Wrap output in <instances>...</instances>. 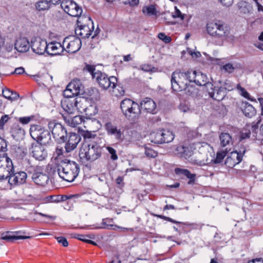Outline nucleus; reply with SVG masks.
<instances>
[{
  "label": "nucleus",
  "mask_w": 263,
  "mask_h": 263,
  "mask_svg": "<svg viewBox=\"0 0 263 263\" xmlns=\"http://www.w3.org/2000/svg\"><path fill=\"white\" fill-rule=\"evenodd\" d=\"M61 6L65 12L72 16H79L82 13L81 7L72 1L62 2Z\"/></svg>",
  "instance_id": "12"
},
{
  "label": "nucleus",
  "mask_w": 263,
  "mask_h": 263,
  "mask_svg": "<svg viewBox=\"0 0 263 263\" xmlns=\"http://www.w3.org/2000/svg\"><path fill=\"white\" fill-rule=\"evenodd\" d=\"M57 172L60 178L68 182H72L80 172L79 165L66 158L62 160L57 166Z\"/></svg>",
  "instance_id": "1"
},
{
  "label": "nucleus",
  "mask_w": 263,
  "mask_h": 263,
  "mask_svg": "<svg viewBox=\"0 0 263 263\" xmlns=\"http://www.w3.org/2000/svg\"><path fill=\"white\" fill-rule=\"evenodd\" d=\"M47 201L52 202H59L60 195L59 196H50L47 197Z\"/></svg>",
  "instance_id": "54"
},
{
  "label": "nucleus",
  "mask_w": 263,
  "mask_h": 263,
  "mask_svg": "<svg viewBox=\"0 0 263 263\" xmlns=\"http://www.w3.org/2000/svg\"><path fill=\"white\" fill-rule=\"evenodd\" d=\"M12 91L8 89H6L3 90V96L9 100V99L11 97Z\"/></svg>",
  "instance_id": "61"
},
{
  "label": "nucleus",
  "mask_w": 263,
  "mask_h": 263,
  "mask_svg": "<svg viewBox=\"0 0 263 263\" xmlns=\"http://www.w3.org/2000/svg\"><path fill=\"white\" fill-rule=\"evenodd\" d=\"M107 150L109 152V153L111 155V159L112 160H116L118 159V157L116 154V151L112 147L110 146H107L106 147Z\"/></svg>",
  "instance_id": "47"
},
{
  "label": "nucleus",
  "mask_w": 263,
  "mask_h": 263,
  "mask_svg": "<svg viewBox=\"0 0 263 263\" xmlns=\"http://www.w3.org/2000/svg\"><path fill=\"white\" fill-rule=\"evenodd\" d=\"M221 145L224 147L232 142V137L228 133H221L219 136Z\"/></svg>",
  "instance_id": "33"
},
{
  "label": "nucleus",
  "mask_w": 263,
  "mask_h": 263,
  "mask_svg": "<svg viewBox=\"0 0 263 263\" xmlns=\"http://www.w3.org/2000/svg\"><path fill=\"white\" fill-rule=\"evenodd\" d=\"M183 90L186 91V93L191 96H194V95L196 92L195 89L194 87H193L192 86H190L187 84V87H186V89H183Z\"/></svg>",
  "instance_id": "58"
},
{
  "label": "nucleus",
  "mask_w": 263,
  "mask_h": 263,
  "mask_svg": "<svg viewBox=\"0 0 263 263\" xmlns=\"http://www.w3.org/2000/svg\"><path fill=\"white\" fill-rule=\"evenodd\" d=\"M223 69L227 72L231 73L234 70V67L231 64H227L223 66Z\"/></svg>",
  "instance_id": "59"
},
{
  "label": "nucleus",
  "mask_w": 263,
  "mask_h": 263,
  "mask_svg": "<svg viewBox=\"0 0 263 263\" xmlns=\"http://www.w3.org/2000/svg\"><path fill=\"white\" fill-rule=\"evenodd\" d=\"M64 50V47L59 42L47 43L46 53L50 56L60 54Z\"/></svg>",
  "instance_id": "20"
},
{
  "label": "nucleus",
  "mask_w": 263,
  "mask_h": 263,
  "mask_svg": "<svg viewBox=\"0 0 263 263\" xmlns=\"http://www.w3.org/2000/svg\"><path fill=\"white\" fill-rule=\"evenodd\" d=\"M63 95L65 99H68L71 98H76V96H78L77 93H74L72 89L68 88V86L66 89L63 92Z\"/></svg>",
  "instance_id": "39"
},
{
  "label": "nucleus",
  "mask_w": 263,
  "mask_h": 263,
  "mask_svg": "<svg viewBox=\"0 0 263 263\" xmlns=\"http://www.w3.org/2000/svg\"><path fill=\"white\" fill-rule=\"evenodd\" d=\"M206 28L210 36L219 40L220 45H222L223 41L228 39L230 33L229 27L219 20L208 22Z\"/></svg>",
  "instance_id": "2"
},
{
  "label": "nucleus",
  "mask_w": 263,
  "mask_h": 263,
  "mask_svg": "<svg viewBox=\"0 0 263 263\" xmlns=\"http://www.w3.org/2000/svg\"><path fill=\"white\" fill-rule=\"evenodd\" d=\"M156 216L159 218L167 220L168 221H170V222L174 223L185 224V223H184L174 220V219H173L171 218H170L168 217H166V216L160 215H156Z\"/></svg>",
  "instance_id": "51"
},
{
  "label": "nucleus",
  "mask_w": 263,
  "mask_h": 263,
  "mask_svg": "<svg viewBox=\"0 0 263 263\" xmlns=\"http://www.w3.org/2000/svg\"><path fill=\"white\" fill-rule=\"evenodd\" d=\"M84 69L85 70L88 71V72H89L91 73L92 77V74L96 72V71L95 72V67L93 65L87 64V65H86V66H85Z\"/></svg>",
  "instance_id": "57"
},
{
  "label": "nucleus",
  "mask_w": 263,
  "mask_h": 263,
  "mask_svg": "<svg viewBox=\"0 0 263 263\" xmlns=\"http://www.w3.org/2000/svg\"><path fill=\"white\" fill-rule=\"evenodd\" d=\"M30 134L32 138L37 141V143L47 145L51 141L50 130L45 129L41 125H31Z\"/></svg>",
  "instance_id": "6"
},
{
  "label": "nucleus",
  "mask_w": 263,
  "mask_h": 263,
  "mask_svg": "<svg viewBox=\"0 0 263 263\" xmlns=\"http://www.w3.org/2000/svg\"><path fill=\"white\" fill-rule=\"evenodd\" d=\"M242 112L245 116L249 118H251L254 116L256 112L255 108L248 103L245 104L242 109Z\"/></svg>",
  "instance_id": "30"
},
{
  "label": "nucleus",
  "mask_w": 263,
  "mask_h": 263,
  "mask_svg": "<svg viewBox=\"0 0 263 263\" xmlns=\"http://www.w3.org/2000/svg\"><path fill=\"white\" fill-rule=\"evenodd\" d=\"M223 87V88H224L225 91L228 90V91L232 90L234 88V86L233 85V84L229 80H226L223 84H222V86Z\"/></svg>",
  "instance_id": "46"
},
{
  "label": "nucleus",
  "mask_w": 263,
  "mask_h": 263,
  "mask_svg": "<svg viewBox=\"0 0 263 263\" xmlns=\"http://www.w3.org/2000/svg\"><path fill=\"white\" fill-rule=\"evenodd\" d=\"M33 116L21 117L19 118L18 121L20 123L23 124H27L28 123H29L31 121V120L33 119Z\"/></svg>",
  "instance_id": "50"
},
{
  "label": "nucleus",
  "mask_w": 263,
  "mask_h": 263,
  "mask_svg": "<svg viewBox=\"0 0 263 263\" xmlns=\"http://www.w3.org/2000/svg\"><path fill=\"white\" fill-rule=\"evenodd\" d=\"M237 88L239 90L240 95L245 97V98L249 100H253L250 97L249 93L246 91V90L242 87L239 84L237 85Z\"/></svg>",
  "instance_id": "43"
},
{
  "label": "nucleus",
  "mask_w": 263,
  "mask_h": 263,
  "mask_svg": "<svg viewBox=\"0 0 263 263\" xmlns=\"http://www.w3.org/2000/svg\"><path fill=\"white\" fill-rule=\"evenodd\" d=\"M48 127L55 140L59 143H64L67 139V131L66 128L56 121H50Z\"/></svg>",
  "instance_id": "7"
},
{
  "label": "nucleus",
  "mask_w": 263,
  "mask_h": 263,
  "mask_svg": "<svg viewBox=\"0 0 263 263\" xmlns=\"http://www.w3.org/2000/svg\"><path fill=\"white\" fill-rule=\"evenodd\" d=\"M31 47L28 39L26 37H20L15 43V49L20 52H25L28 51Z\"/></svg>",
  "instance_id": "25"
},
{
  "label": "nucleus",
  "mask_w": 263,
  "mask_h": 263,
  "mask_svg": "<svg viewBox=\"0 0 263 263\" xmlns=\"http://www.w3.org/2000/svg\"><path fill=\"white\" fill-rule=\"evenodd\" d=\"M27 174L24 172H12L8 178V182L11 185H19L26 182Z\"/></svg>",
  "instance_id": "16"
},
{
  "label": "nucleus",
  "mask_w": 263,
  "mask_h": 263,
  "mask_svg": "<svg viewBox=\"0 0 263 263\" xmlns=\"http://www.w3.org/2000/svg\"><path fill=\"white\" fill-rule=\"evenodd\" d=\"M43 145L37 143H32L30 148L32 156L39 161L45 160L48 155L47 152Z\"/></svg>",
  "instance_id": "14"
},
{
  "label": "nucleus",
  "mask_w": 263,
  "mask_h": 263,
  "mask_svg": "<svg viewBox=\"0 0 263 263\" xmlns=\"http://www.w3.org/2000/svg\"><path fill=\"white\" fill-rule=\"evenodd\" d=\"M253 1L255 2V6L257 8L258 11L263 12V6L258 3L257 0H253Z\"/></svg>",
  "instance_id": "64"
},
{
  "label": "nucleus",
  "mask_w": 263,
  "mask_h": 263,
  "mask_svg": "<svg viewBox=\"0 0 263 263\" xmlns=\"http://www.w3.org/2000/svg\"><path fill=\"white\" fill-rule=\"evenodd\" d=\"M246 152V149L241 148L239 152L233 151L229 154L232 159L235 161L237 164H239L242 161L243 155Z\"/></svg>",
  "instance_id": "31"
},
{
  "label": "nucleus",
  "mask_w": 263,
  "mask_h": 263,
  "mask_svg": "<svg viewBox=\"0 0 263 263\" xmlns=\"http://www.w3.org/2000/svg\"><path fill=\"white\" fill-rule=\"evenodd\" d=\"M20 97V95L16 92L12 91L9 100L13 101L16 100Z\"/></svg>",
  "instance_id": "63"
},
{
  "label": "nucleus",
  "mask_w": 263,
  "mask_h": 263,
  "mask_svg": "<svg viewBox=\"0 0 263 263\" xmlns=\"http://www.w3.org/2000/svg\"><path fill=\"white\" fill-rule=\"evenodd\" d=\"M142 11L143 13H146L148 15H155L156 14V10L155 6L151 5L147 7L143 8Z\"/></svg>",
  "instance_id": "40"
},
{
  "label": "nucleus",
  "mask_w": 263,
  "mask_h": 263,
  "mask_svg": "<svg viewBox=\"0 0 263 263\" xmlns=\"http://www.w3.org/2000/svg\"><path fill=\"white\" fill-rule=\"evenodd\" d=\"M162 136L163 143H170L175 138V135L172 131L165 129H162Z\"/></svg>",
  "instance_id": "32"
},
{
  "label": "nucleus",
  "mask_w": 263,
  "mask_h": 263,
  "mask_svg": "<svg viewBox=\"0 0 263 263\" xmlns=\"http://www.w3.org/2000/svg\"><path fill=\"white\" fill-rule=\"evenodd\" d=\"M120 108L123 115L130 120L138 118L141 112L138 104L130 99L122 100L120 103Z\"/></svg>",
  "instance_id": "5"
},
{
  "label": "nucleus",
  "mask_w": 263,
  "mask_h": 263,
  "mask_svg": "<svg viewBox=\"0 0 263 263\" xmlns=\"http://www.w3.org/2000/svg\"><path fill=\"white\" fill-rule=\"evenodd\" d=\"M251 135V131L247 128H243L239 132L238 139L240 141L249 138Z\"/></svg>",
  "instance_id": "37"
},
{
  "label": "nucleus",
  "mask_w": 263,
  "mask_h": 263,
  "mask_svg": "<svg viewBox=\"0 0 263 263\" xmlns=\"http://www.w3.org/2000/svg\"><path fill=\"white\" fill-rule=\"evenodd\" d=\"M9 117L8 115L3 116L0 119V128H3L5 124L8 121Z\"/></svg>",
  "instance_id": "53"
},
{
  "label": "nucleus",
  "mask_w": 263,
  "mask_h": 263,
  "mask_svg": "<svg viewBox=\"0 0 263 263\" xmlns=\"http://www.w3.org/2000/svg\"><path fill=\"white\" fill-rule=\"evenodd\" d=\"M73 40H70L67 43L66 51L68 53H76L80 50L81 47V41L79 37H72Z\"/></svg>",
  "instance_id": "24"
},
{
  "label": "nucleus",
  "mask_w": 263,
  "mask_h": 263,
  "mask_svg": "<svg viewBox=\"0 0 263 263\" xmlns=\"http://www.w3.org/2000/svg\"><path fill=\"white\" fill-rule=\"evenodd\" d=\"M227 152L223 151L218 152L216 154V157L214 160L215 163H220L223 158L226 157Z\"/></svg>",
  "instance_id": "41"
},
{
  "label": "nucleus",
  "mask_w": 263,
  "mask_h": 263,
  "mask_svg": "<svg viewBox=\"0 0 263 263\" xmlns=\"http://www.w3.org/2000/svg\"><path fill=\"white\" fill-rule=\"evenodd\" d=\"M32 179L36 184L41 186L45 185L49 180L48 175L36 170L32 174Z\"/></svg>",
  "instance_id": "23"
},
{
  "label": "nucleus",
  "mask_w": 263,
  "mask_h": 263,
  "mask_svg": "<svg viewBox=\"0 0 263 263\" xmlns=\"http://www.w3.org/2000/svg\"><path fill=\"white\" fill-rule=\"evenodd\" d=\"M218 1L224 6L230 7L233 3V0H218Z\"/></svg>",
  "instance_id": "60"
},
{
  "label": "nucleus",
  "mask_w": 263,
  "mask_h": 263,
  "mask_svg": "<svg viewBox=\"0 0 263 263\" xmlns=\"http://www.w3.org/2000/svg\"><path fill=\"white\" fill-rule=\"evenodd\" d=\"M77 196V195H60V200L61 201H65L68 199H72V198Z\"/></svg>",
  "instance_id": "55"
},
{
  "label": "nucleus",
  "mask_w": 263,
  "mask_h": 263,
  "mask_svg": "<svg viewBox=\"0 0 263 263\" xmlns=\"http://www.w3.org/2000/svg\"><path fill=\"white\" fill-rule=\"evenodd\" d=\"M176 11L174 14L173 15V17H180L181 20L184 19V16L182 15L180 11L175 7Z\"/></svg>",
  "instance_id": "62"
},
{
  "label": "nucleus",
  "mask_w": 263,
  "mask_h": 263,
  "mask_svg": "<svg viewBox=\"0 0 263 263\" xmlns=\"http://www.w3.org/2000/svg\"><path fill=\"white\" fill-rule=\"evenodd\" d=\"M145 154L149 158H155L157 156V153L155 151L148 147L145 148Z\"/></svg>",
  "instance_id": "45"
},
{
  "label": "nucleus",
  "mask_w": 263,
  "mask_h": 263,
  "mask_svg": "<svg viewBox=\"0 0 263 263\" xmlns=\"http://www.w3.org/2000/svg\"><path fill=\"white\" fill-rule=\"evenodd\" d=\"M14 170L10 158L7 156L0 158V180L9 178Z\"/></svg>",
  "instance_id": "9"
},
{
  "label": "nucleus",
  "mask_w": 263,
  "mask_h": 263,
  "mask_svg": "<svg viewBox=\"0 0 263 263\" xmlns=\"http://www.w3.org/2000/svg\"><path fill=\"white\" fill-rule=\"evenodd\" d=\"M83 136L85 140L84 143H86V142L87 143H89L90 142H95L91 141V139H95L96 135L90 132H86L83 133Z\"/></svg>",
  "instance_id": "38"
},
{
  "label": "nucleus",
  "mask_w": 263,
  "mask_h": 263,
  "mask_svg": "<svg viewBox=\"0 0 263 263\" xmlns=\"http://www.w3.org/2000/svg\"><path fill=\"white\" fill-rule=\"evenodd\" d=\"M180 110L183 112H187L190 110L189 106L185 103H181L179 106Z\"/></svg>",
  "instance_id": "56"
},
{
  "label": "nucleus",
  "mask_w": 263,
  "mask_h": 263,
  "mask_svg": "<svg viewBox=\"0 0 263 263\" xmlns=\"http://www.w3.org/2000/svg\"><path fill=\"white\" fill-rule=\"evenodd\" d=\"M162 129L151 133L149 135L150 141L156 144H163L162 138Z\"/></svg>",
  "instance_id": "29"
},
{
  "label": "nucleus",
  "mask_w": 263,
  "mask_h": 263,
  "mask_svg": "<svg viewBox=\"0 0 263 263\" xmlns=\"http://www.w3.org/2000/svg\"><path fill=\"white\" fill-rule=\"evenodd\" d=\"M105 129L108 135L114 136L118 142H122L124 139L123 131L121 130L120 126L115 123L107 122L104 125Z\"/></svg>",
  "instance_id": "10"
},
{
  "label": "nucleus",
  "mask_w": 263,
  "mask_h": 263,
  "mask_svg": "<svg viewBox=\"0 0 263 263\" xmlns=\"http://www.w3.org/2000/svg\"><path fill=\"white\" fill-rule=\"evenodd\" d=\"M194 149L193 144L179 145L175 149L176 154L181 158L188 159L193 155Z\"/></svg>",
  "instance_id": "17"
},
{
  "label": "nucleus",
  "mask_w": 263,
  "mask_h": 263,
  "mask_svg": "<svg viewBox=\"0 0 263 263\" xmlns=\"http://www.w3.org/2000/svg\"><path fill=\"white\" fill-rule=\"evenodd\" d=\"M31 47L34 53L42 55L46 53L47 42L40 38L35 37L31 40Z\"/></svg>",
  "instance_id": "15"
},
{
  "label": "nucleus",
  "mask_w": 263,
  "mask_h": 263,
  "mask_svg": "<svg viewBox=\"0 0 263 263\" xmlns=\"http://www.w3.org/2000/svg\"><path fill=\"white\" fill-rule=\"evenodd\" d=\"M62 116L65 122L69 126L73 127H77L84 121L83 116H76L71 117L69 115H62Z\"/></svg>",
  "instance_id": "26"
},
{
  "label": "nucleus",
  "mask_w": 263,
  "mask_h": 263,
  "mask_svg": "<svg viewBox=\"0 0 263 263\" xmlns=\"http://www.w3.org/2000/svg\"><path fill=\"white\" fill-rule=\"evenodd\" d=\"M58 242L61 243L64 247H66L68 246V242L67 239L64 237H55Z\"/></svg>",
  "instance_id": "52"
},
{
  "label": "nucleus",
  "mask_w": 263,
  "mask_h": 263,
  "mask_svg": "<svg viewBox=\"0 0 263 263\" xmlns=\"http://www.w3.org/2000/svg\"><path fill=\"white\" fill-rule=\"evenodd\" d=\"M175 171L177 174H183L190 179H194L195 177V175L191 174L189 170L186 169L176 168Z\"/></svg>",
  "instance_id": "35"
},
{
  "label": "nucleus",
  "mask_w": 263,
  "mask_h": 263,
  "mask_svg": "<svg viewBox=\"0 0 263 263\" xmlns=\"http://www.w3.org/2000/svg\"><path fill=\"white\" fill-rule=\"evenodd\" d=\"M190 82H194L199 86H205L206 90L209 87L213 86V84L209 81L207 76L200 72L191 70V76L189 77Z\"/></svg>",
  "instance_id": "13"
},
{
  "label": "nucleus",
  "mask_w": 263,
  "mask_h": 263,
  "mask_svg": "<svg viewBox=\"0 0 263 263\" xmlns=\"http://www.w3.org/2000/svg\"><path fill=\"white\" fill-rule=\"evenodd\" d=\"M114 227V226L111 224H107L106 222L104 221V220L103 219L102 221V222L101 223V226L97 227V229H111V227ZM115 227H117V226H115ZM119 229H121L123 231H125L127 230V228H122L118 227Z\"/></svg>",
  "instance_id": "42"
},
{
  "label": "nucleus",
  "mask_w": 263,
  "mask_h": 263,
  "mask_svg": "<svg viewBox=\"0 0 263 263\" xmlns=\"http://www.w3.org/2000/svg\"><path fill=\"white\" fill-rule=\"evenodd\" d=\"M60 0H45L38 2L35 4L36 9L38 11L48 10L50 8V4L57 5L59 4Z\"/></svg>",
  "instance_id": "28"
},
{
  "label": "nucleus",
  "mask_w": 263,
  "mask_h": 263,
  "mask_svg": "<svg viewBox=\"0 0 263 263\" xmlns=\"http://www.w3.org/2000/svg\"><path fill=\"white\" fill-rule=\"evenodd\" d=\"M92 79L95 80L100 87L104 89L115 88L117 82L116 77L114 76L109 77L106 74L100 71H97L93 73Z\"/></svg>",
  "instance_id": "8"
},
{
  "label": "nucleus",
  "mask_w": 263,
  "mask_h": 263,
  "mask_svg": "<svg viewBox=\"0 0 263 263\" xmlns=\"http://www.w3.org/2000/svg\"><path fill=\"white\" fill-rule=\"evenodd\" d=\"M210 96L213 99L218 101L222 100L227 95V92L222 86L220 87H209L206 90Z\"/></svg>",
  "instance_id": "18"
},
{
  "label": "nucleus",
  "mask_w": 263,
  "mask_h": 263,
  "mask_svg": "<svg viewBox=\"0 0 263 263\" xmlns=\"http://www.w3.org/2000/svg\"><path fill=\"white\" fill-rule=\"evenodd\" d=\"M80 82L79 80L73 81L70 83L67 86L68 88L72 89L74 93H77L78 95L80 93Z\"/></svg>",
  "instance_id": "36"
},
{
  "label": "nucleus",
  "mask_w": 263,
  "mask_h": 263,
  "mask_svg": "<svg viewBox=\"0 0 263 263\" xmlns=\"http://www.w3.org/2000/svg\"><path fill=\"white\" fill-rule=\"evenodd\" d=\"M80 22L78 20V27L75 29V33L78 36H82L83 38H88L91 35V30L87 25H80Z\"/></svg>",
  "instance_id": "27"
},
{
  "label": "nucleus",
  "mask_w": 263,
  "mask_h": 263,
  "mask_svg": "<svg viewBox=\"0 0 263 263\" xmlns=\"http://www.w3.org/2000/svg\"><path fill=\"white\" fill-rule=\"evenodd\" d=\"M225 165L230 168H232L237 164L231 157L229 155L224 161Z\"/></svg>",
  "instance_id": "44"
},
{
  "label": "nucleus",
  "mask_w": 263,
  "mask_h": 263,
  "mask_svg": "<svg viewBox=\"0 0 263 263\" xmlns=\"http://www.w3.org/2000/svg\"><path fill=\"white\" fill-rule=\"evenodd\" d=\"M81 99V97L65 99L61 102L62 107L68 114H74L76 110H79L78 105Z\"/></svg>",
  "instance_id": "11"
},
{
  "label": "nucleus",
  "mask_w": 263,
  "mask_h": 263,
  "mask_svg": "<svg viewBox=\"0 0 263 263\" xmlns=\"http://www.w3.org/2000/svg\"><path fill=\"white\" fill-rule=\"evenodd\" d=\"M102 148L96 142L83 143L79 151V157L82 162H92L102 155Z\"/></svg>",
  "instance_id": "3"
},
{
  "label": "nucleus",
  "mask_w": 263,
  "mask_h": 263,
  "mask_svg": "<svg viewBox=\"0 0 263 263\" xmlns=\"http://www.w3.org/2000/svg\"><path fill=\"white\" fill-rule=\"evenodd\" d=\"M81 139V138L79 134L73 133H69L68 139L65 146L66 152L69 153L75 149Z\"/></svg>",
  "instance_id": "19"
},
{
  "label": "nucleus",
  "mask_w": 263,
  "mask_h": 263,
  "mask_svg": "<svg viewBox=\"0 0 263 263\" xmlns=\"http://www.w3.org/2000/svg\"><path fill=\"white\" fill-rule=\"evenodd\" d=\"M260 122L261 119L260 118H259V119L258 120L257 123L255 124L252 125L251 126L253 136L254 137V139L257 138V130L258 129V124L260 123Z\"/></svg>",
  "instance_id": "48"
},
{
  "label": "nucleus",
  "mask_w": 263,
  "mask_h": 263,
  "mask_svg": "<svg viewBox=\"0 0 263 263\" xmlns=\"http://www.w3.org/2000/svg\"><path fill=\"white\" fill-rule=\"evenodd\" d=\"M158 38L165 43H169L171 41V38L165 35L164 33H159L158 35Z\"/></svg>",
  "instance_id": "49"
},
{
  "label": "nucleus",
  "mask_w": 263,
  "mask_h": 263,
  "mask_svg": "<svg viewBox=\"0 0 263 263\" xmlns=\"http://www.w3.org/2000/svg\"><path fill=\"white\" fill-rule=\"evenodd\" d=\"M21 233H24V232H22L21 231H15L13 232H7L6 234H3L2 235L1 239L8 242H13L15 240L28 239L31 237V236L18 235Z\"/></svg>",
  "instance_id": "22"
},
{
  "label": "nucleus",
  "mask_w": 263,
  "mask_h": 263,
  "mask_svg": "<svg viewBox=\"0 0 263 263\" xmlns=\"http://www.w3.org/2000/svg\"><path fill=\"white\" fill-rule=\"evenodd\" d=\"M237 6L240 11L243 13H248L251 9L250 5L246 1H241L237 4Z\"/></svg>",
  "instance_id": "34"
},
{
  "label": "nucleus",
  "mask_w": 263,
  "mask_h": 263,
  "mask_svg": "<svg viewBox=\"0 0 263 263\" xmlns=\"http://www.w3.org/2000/svg\"><path fill=\"white\" fill-rule=\"evenodd\" d=\"M191 70L183 72L176 70L173 72L171 77L172 88L175 91H181L186 89L187 81L190 82Z\"/></svg>",
  "instance_id": "4"
},
{
  "label": "nucleus",
  "mask_w": 263,
  "mask_h": 263,
  "mask_svg": "<svg viewBox=\"0 0 263 263\" xmlns=\"http://www.w3.org/2000/svg\"><path fill=\"white\" fill-rule=\"evenodd\" d=\"M140 107L148 113L155 114L157 112L156 104L154 100L149 98H146L141 101Z\"/></svg>",
  "instance_id": "21"
}]
</instances>
